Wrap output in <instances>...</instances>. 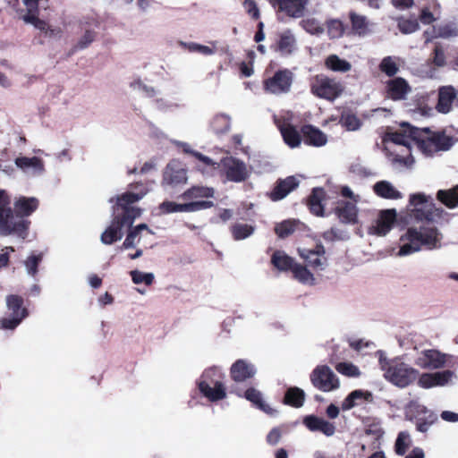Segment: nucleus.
I'll return each mask as SVG.
<instances>
[{
  "mask_svg": "<svg viewBox=\"0 0 458 458\" xmlns=\"http://www.w3.org/2000/svg\"><path fill=\"white\" fill-rule=\"evenodd\" d=\"M300 182L293 175L287 176L284 179H278L272 191L267 193L272 201H279L284 199L290 192L299 186Z\"/></svg>",
  "mask_w": 458,
  "mask_h": 458,
  "instance_id": "6ab92c4d",
  "label": "nucleus"
},
{
  "mask_svg": "<svg viewBox=\"0 0 458 458\" xmlns=\"http://www.w3.org/2000/svg\"><path fill=\"white\" fill-rule=\"evenodd\" d=\"M210 126L213 131L217 135L226 132L229 127L228 115L226 114H216L210 122Z\"/></svg>",
  "mask_w": 458,
  "mask_h": 458,
  "instance_id": "a18cd8bd",
  "label": "nucleus"
},
{
  "mask_svg": "<svg viewBox=\"0 0 458 458\" xmlns=\"http://www.w3.org/2000/svg\"><path fill=\"white\" fill-rule=\"evenodd\" d=\"M281 430L279 428H273L267 436V442L271 445H276L281 439Z\"/></svg>",
  "mask_w": 458,
  "mask_h": 458,
  "instance_id": "774afa93",
  "label": "nucleus"
},
{
  "mask_svg": "<svg viewBox=\"0 0 458 458\" xmlns=\"http://www.w3.org/2000/svg\"><path fill=\"white\" fill-rule=\"evenodd\" d=\"M411 134L418 148L426 155L432 156L439 151L449 150L454 139L444 131H431L429 129L411 128Z\"/></svg>",
  "mask_w": 458,
  "mask_h": 458,
  "instance_id": "f03ea898",
  "label": "nucleus"
},
{
  "mask_svg": "<svg viewBox=\"0 0 458 458\" xmlns=\"http://www.w3.org/2000/svg\"><path fill=\"white\" fill-rule=\"evenodd\" d=\"M28 221L17 219L11 208V199L7 192L0 189V235L15 233L25 238Z\"/></svg>",
  "mask_w": 458,
  "mask_h": 458,
  "instance_id": "423d86ee",
  "label": "nucleus"
},
{
  "mask_svg": "<svg viewBox=\"0 0 458 458\" xmlns=\"http://www.w3.org/2000/svg\"><path fill=\"white\" fill-rule=\"evenodd\" d=\"M255 366L246 360H237L231 365V377L236 382H244L256 374Z\"/></svg>",
  "mask_w": 458,
  "mask_h": 458,
  "instance_id": "412c9836",
  "label": "nucleus"
},
{
  "mask_svg": "<svg viewBox=\"0 0 458 458\" xmlns=\"http://www.w3.org/2000/svg\"><path fill=\"white\" fill-rule=\"evenodd\" d=\"M418 385L425 389L435 387L432 373H422L419 377Z\"/></svg>",
  "mask_w": 458,
  "mask_h": 458,
  "instance_id": "69168bd1",
  "label": "nucleus"
},
{
  "mask_svg": "<svg viewBox=\"0 0 458 458\" xmlns=\"http://www.w3.org/2000/svg\"><path fill=\"white\" fill-rule=\"evenodd\" d=\"M386 140L391 142L396 146L402 148L401 153H395L393 158L394 163L409 166L413 163L411 156V141L414 140L411 134V129L409 134L403 131H394L386 134Z\"/></svg>",
  "mask_w": 458,
  "mask_h": 458,
  "instance_id": "9d476101",
  "label": "nucleus"
},
{
  "mask_svg": "<svg viewBox=\"0 0 458 458\" xmlns=\"http://www.w3.org/2000/svg\"><path fill=\"white\" fill-rule=\"evenodd\" d=\"M379 70L388 77H394L399 72V67L392 56H386L379 64Z\"/></svg>",
  "mask_w": 458,
  "mask_h": 458,
  "instance_id": "09e8293b",
  "label": "nucleus"
},
{
  "mask_svg": "<svg viewBox=\"0 0 458 458\" xmlns=\"http://www.w3.org/2000/svg\"><path fill=\"white\" fill-rule=\"evenodd\" d=\"M240 397H244L246 400L250 402L256 408L260 411L270 413L271 408L263 401L262 394L260 391L254 387H249L245 391H233Z\"/></svg>",
  "mask_w": 458,
  "mask_h": 458,
  "instance_id": "2f4dec72",
  "label": "nucleus"
},
{
  "mask_svg": "<svg viewBox=\"0 0 458 458\" xmlns=\"http://www.w3.org/2000/svg\"><path fill=\"white\" fill-rule=\"evenodd\" d=\"M446 364V355L436 349H428L420 352L415 365L424 369H437Z\"/></svg>",
  "mask_w": 458,
  "mask_h": 458,
  "instance_id": "dca6fc26",
  "label": "nucleus"
},
{
  "mask_svg": "<svg viewBox=\"0 0 458 458\" xmlns=\"http://www.w3.org/2000/svg\"><path fill=\"white\" fill-rule=\"evenodd\" d=\"M340 123L348 131H356L360 125V120L353 114H342Z\"/></svg>",
  "mask_w": 458,
  "mask_h": 458,
  "instance_id": "4d7b16f0",
  "label": "nucleus"
},
{
  "mask_svg": "<svg viewBox=\"0 0 458 458\" xmlns=\"http://www.w3.org/2000/svg\"><path fill=\"white\" fill-rule=\"evenodd\" d=\"M416 429L425 433L437 420V416L423 405L416 406Z\"/></svg>",
  "mask_w": 458,
  "mask_h": 458,
  "instance_id": "c756f323",
  "label": "nucleus"
},
{
  "mask_svg": "<svg viewBox=\"0 0 458 458\" xmlns=\"http://www.w3.org/2000/svg\"><path fill=\"white\" fill-rule=\"evenodd\" d=\"M291 272L293 273V278L301 283H307L314 279L312 273L301 264L295 263Z\"/></svg>",
  "mask_w": 458,
  "mask_h": 458,
  "instance_id": "8fccbe9b",
  "label": "nucleus"
},
{
  "mask_svg": "<svg viewBox=\"0 0 458 458\" xmlns=\"http://www.w3.org/2000/svg\"><path fill=\"white\" fill-rule=\"evenodd\" d=\"M213 202L210 200L191 201L184 204H178L174 201H164L159 205V209L162 213H178V212H196L201 209H206L213 207Z\"/></svg>",
  "mask_w": 458,
  "mask_h": 458,
  "instance_id": "a211bd4d",
  "label": "nucleus"
},
{
  "mask_svg": "<svg viewBox=\"0 0 458 458\" xmlns=\"http://www.w3.org/2000/svg\"><path fill=\"white\" fill-rule=\"evenodd\" d=\"M295 263L294 259L283 250H275L271 256V264L281 272H291Z\"/></svg>",
  "mask_w": 458,
  "mask_h": 458,
  "instance_id": "f704fd0d",
  "label": "nucleus"
},
{
  "mask_svg": "<svg viewBox=\"0 0 458 458\" xmlns=\"http://www.w3.org/2000/svg\"><path fill=\"white\" fill-rule=\"evenodd\" d=\"M197 385L200 394L210 402H217L226 397L225 376L217 367L204 370Z\"/></svg>",
  "mask_w": 458,
  "mask_h": 458,
  "instance_id": "39448f33",
  "label": "nucleus"
},
{
  "mask_svg": "<svg viewBox=\"0 0 458 458\" xmlns=\"http://www.w3.org/2000/svg\"><path fill=\"white\" fill-rule=\"evenodd\" d=\"M419 20L421 23L429 25L435 21L436 18L428 7H423L419 14Z\"/></svg>",
  "mask_w": 458,
  "mask_h": 458,
  "instance_id": "338daca9",
  "label": "nucleus"
},
{
  "mask_svg": "<svg viewBox=\"0 0 458 458\" xmlns=\"http://www.w3.org/2000/svg\"><path fill=\"white\" fill-rule=\"evenodd\" d=\"M432 63L437 66H443L445 64V56L441 46H436L433 50Z\"/></svg>",
  "mask_w": 458,
  "mask_h": 458,
  "instance_id": "e2e57ef3",
  "label": "nucleus"
},
{
  "mask_svg": "<svg viewBox=\"0 0 458 458\" xmlns=\"http://www.w3.org/2000/svg\"><path fill=\"white\" fill-rule=\"evenodd\" d=\"M187 169L178 160L169 162L163 172L162 185L176 188L187 183Z\"/></svg>",
  "mask_w": 458,
  "mask_h": 458,
  "instance_id": "4468645a",
  "label": "nucleus"
},
{
  "mask_svg": "<svg viewBox=\"0 0 458 458\" xmlns=\"http://www.w3.org/2000/svg\"><path fill=\"white\" fill-rule=\"evenodd\" d=\"M284 143L292 148L300 147L302 135L292 123H284L279 127Z\"/></svg>",
  "mask_w": 458,
  "mask_h": 458,
  "instance_id": "473e14b6",
  "label": "nucleus"
},
{
  "mask_svg": "<svg viewBox=\"0 0 458 458\" xmlns=\"http://www.w3.org/2000/svg\"><path fill=\"white\" fill-rule=\"evenodd\" d=\"M411 91L410 84L402 77L390 79L385 83V96L393 101L405 100Z\"/></svg>",
  "mask_w": 458,
  "mask_h": 458,
  "instance_id": "f3484780",
  "label": "nucleus"
},
{
  "mask_svg": "<svg viewBox=\"0 0 458 458\" xmlns=\"http://www.w3.org/2000/svg\"><path fill=\"white\" fill-rule=\"evenodd\" d=\"M243 4L247 13L252 19L257 20L259 18V9L253 0H245Z\"/></svg>",
  "mask_w": 458,
  "mask_h": 458,
  "instance_id": "0e129e2a",
  "label": "nucleus"
},
{
  "mask_svg": "<svg viewBox=\"0 0 458 458\" xmlns=\"http://www.w3.org/2000/svg\"><path fill=\"white\" fill-rule=\"evenodd\" d=\"M303 424L310 431H319L327 437H331L335 432V426L334 423L315 415L306 416L303 420Z\"/></svg>",
  "mask_w": 458,
  "mask_h": 458,
  "instance_id": "a878e982",
  "label": "nucleus"
},
{
  "mask_svg": "<svg viewBox=\"0 0 458 458\" xmlns=\"http://www.w3.org/2000/svg\"><path fill=\"white\" fill-rule=\"evenodd\" d=\"M293 81V73L289 69L276 71L272 77L263 81L265 91L280 95L290 91Z\"/></svg>",
  "mask_w": 458,
  "mask_h": 458,
  "instance_id": "f8f14e48",
  "label": "nucleus"
},
{
  "mask_svg": "<svg viewBox=\"0 0 458 458\" xmlns=\"http://www.w3.org/2000/svg\"><path fill=\"white\" fill-rule=\"evenodd\" d=\"M310 0H269V4L277 12L291 18H301Z\"/></svg>",
  "mask_w": 458,
  "mask_h": 458,
  "instance_id": "2eb2a0df",
  "label": "nucleus"
},
{
  "mask_svg": "<svg viewBox=\"0 0 458 458\" xmlns=\"http://www.w3.org/2000/svg\"><path fill=\"white\" fill-rule=\"evenodd\" d=\"M458 35V28L454 22H447L439 25L437 28L433 27L431 30H427L424 32L426 42L430 41L433 38H447L456 37Z\"/></svg>",
  "mask_w": 458,
  "mask_h": 458,
  "instance_id": "c85d7f7f",
  "label": "nucleus"
},
{
  "mask_svg": "<svg viewBox=\"0 0 458 458\" xmlns=\"http://www.w3.org/2000/svg\"><path fill=\"white\" fill-rule=\"evenodd\" d=\"M185 46L190 52L199 53L203 55H211L214 54L225 52V48L218 41H212L207 46L194 42L188 43Z\"/></svg>",
  "mask_w": 458,
  "mask_h": 458,
  "instance_id": "4c0bfd02",
  "label": "nucleus"
},
{
  "mask_svg": "<svg viewBox=\"0 0 458 458\" xmlns=\"http://www.w3.org/2000/svg\"><path fill=\"white\" fill-rule=\"evenodd\" d=\"M254 232V227L248 224H235L232 227V233L233 239L236 241L243 240L250 235H251Z\"/></svg>",
  "mask_w": 458,
  "mask_h": 458,
  "instance_id": "de8ad7c7",
  "label": "nucleus"
},
{
  "mask_svg": "<svg viewBox=\"0 0 458 458\" xmlns=\"http://www.w3.org/2000/svg\"><path fill=\"white\" fill-rule=\"evenodd\" d=\"M14 210L17 219H23L30 216L38 207V200L35 197L21 196L14 201Z\"/></svg>",
  "mask_w": 458,
  "mask_h": 458,
  "instance_id": "bb28decb",
  "label": "nucleus"
},
{
  "mask_svg": "<svg viewBox=\"0 0 458 458\" xmlns=\"http://www.w3.org/2000/svg\"><path fill=\"white\" fill-rule=\"evenodd\" d=\"M410 442V435L407 432L402 431L398 434L395 440L394 451L396 454L403 456L406 454Z\"/></svg>",
  "mask_w": 458,
  "mask_h": 458,
  "instance_id": "603ef678",
  "label": "nucleus"
},
{
  "mask_svg": "<svg viewBox=\"0 0 458 458\" xmlns=\"http://www.w3.org/2000/svg\"><path fill=\"white\" fill-rule=\"evenodd\" d=\"M396 220L395 209H386L382 210L377 220L375 227L376 233L377 235L386 234L392 228L393 225Z\"/></svg>",
  "mask_w": 458,
  "mask_h": 458,
  "instance_id": "72a5a7b5",
  "label": "nucleus"
},
{
  "mask_svg": "<svg viewBox=\"0 0 458 458\" xmlns=\"http://www.w3.org/2000/svg\"><path fill=\"white\" fill-rule=\"evenodd\" d=\"M325 66L333 72H347L352 69V64L344 60L341 59L336 55H330L325 59Z\"/></svg>",
  "mask_w": 458,
  "mask_h": 458,
  "instance_id": "79ce46f5",
  "label": "nucleus"
},
{
  "mask_svg": "<svg viewBox=\"0 0 458 458\" xmlns=\"http://www.w3.org/2000/svg\"><path fill=\"white\" fill-rule=\"evenodd\" d=\"M312 386L322 392H331L340 387L337 376L327 365H318L310 373Z\"/></svg>",
  "mask_w": 458,
  "mask_h": 458,
  "instance_id": "9b49d317",
  "label": "nucleus"
},
{
  "mask_svg": "<svg viewBox=\"0 0 458 458\" xmlns=\"http://www.w3.org/2000/svg\"><path fill=\"white\" fill-rule=\"evenodd\" d=\"M42 260V255H31L24 262L28 275L35 276L38 273V266Z\"/></svg>",
  "mask_w": 458,
  "mask_h": 458,
  "instance_id": "bf43d9fd",
  "label": "nucleus"
},
{
  "mask_svg": "<svg viewBox=\"0 0 458 458\" xmlns=\"http://www.w3.org/2000/svg\"><path fill=\"white\" fill-rule=\"evenodd\" d=\"M419 21L418 19L411 18V19H403L401 18L398 21V28L400 31L403 34H410L416 31L419 29Z\"/></svg>",
  "mask_w": 458,
  "mask_h": 458,
  "instance_id": "5fc2aeb1",
  "label": "nucleus"
},
{
  "mask_svg": "<svg viewBox=\"0 0 458 458\" xmlns=\"http://www.w3.org/2000/svg\"><path fill=\"white\" fill-rule=\"evenodd\" d=\"M379 364L381 369L384 371V377L393 385L398 387H406L413 383L418 376L419 371L400 359L388 360L386 358H380Z\"/></svg>",
  "mask_w": 458,
  "mask_h": 458,
  "instance_id": "7ed1b4c3",
  "label": "nucleus"
},
{
  "mask_svg": "<svg viewBox=\"0 0 458 458\" xmlns=\"http://www.w3.org/2000/svg\"><path fill=\"white\" fill-rule=\"evenodd\" d=\"M349 19L354 34L364 37L371 31L369 29L370 23L365 15L352 11L349 13Z\"/></svg>",
  "mask_w": 458,
  "mask_h": 458,
  "instance_id": "e433bc0d",
  "label": "nucleus"
},
{
  "mask_svg": "<svg viewBox=\"0 0 458 458\" xmlns=\"http://www.w3.org/2000/svg\"><path fill=\"white\" fill-rule=\"evenodd\" d=\"M310 92L317 98L333 102L338 98L344 90V86L335 78L323 73L317 74L310 79Z\"/></svg>",
  "mask_w": 458,
  "mask_h": 458,
  "instance_id": "6e6552de",
  "label": "nucleus"
},
{
  "mask_svg": "<svg viewBox=\"0 0 458 458\" xmlns=\"http://www.w3.org/2000/svg\"><path fill=\"white\" fill-rule=\"evenodd\" d=\"M252 167L231 156V182H242L251 174Z\"/></svg>",
  "mask_w": 458,
  "mask_h": 458,
  "instance_id": "cd10ccee",
  "label": "nucleus"
},
{
  "mask_svg": "<svg viewBox=\"0 0 458 458\" xmlns=\"http://www.w3.org/2000/svg\"><path fill=\"white\" fill-rule=\"evenodd\" d=\"M305 401V393L302 389L293 386L286 390L284 396V403L294 408H300Z\"/></svg>",
  "mask_w": 458,
  "mask_h": 458,
  "instance_id": "ea45409f",
  "label": "nucleus"
},
{
  "mask_svg": "<svg viewBox=\"0 0 458 458\" xmlns=\"http://www.w3.org/2000/svg\"><path fill=\"white\" fill-rule=\"evenodd\" d=\"M96 38V32L92 30H86L83 35L78 39L74 45L72 51H79L87 48Z\"/></svg>",
  "mask_w": 458,
  "mask_h": 458,
  "instance_id": "864d4df0",
  "label": "nucleus"
},
{
  "mask_svg": "<svg viewBox=\"0 0 458 458\" xmlns=\"http://www.w3.org/2000/svg\"><path fill=\"white\" fill-rule=\"evenodd\" d=\"M194 157L201 162L202 165H197V169L203 174H208L219 167L217 163L214 162L210 157L201 154L200 152L194 153Z\"/></svg>",
  "mask_w": 458,
  "mask_h": 458,
  "instance_id": "49530a36",
  "label": "nucleus"
},
{
  "mask_svg": "<svg viewBox=\"0 0 458 458\" xmlns=\"http://www.w3.org/2000/svg\"><path fill=\"white\" fill-rule=\"evenodd\" d=\"M326 191L323 188H314L308 198L307 205L310 213L317 216H324L325 210L322 201L325 199Z\"/></svg>",
  "mask_w": 458,
  "mask_h": 458,
  "instance_id": "7c9ffc66",
  "label": "nucleus"
},
{
  "mask_svg": "<svg viewBox=\"0 0 458 458\" xmlns=\"http://www.w3.org/2000/svg\"><path fill=\"white\" fill-rule=\"evenodd\" d=\"M296 45V40L293 33L287 30L279 34L278 39L271 45V49L277 52L282 56H287L293 54Z\"/></svg>",
  "mask_w": 458,
  "mask_h": 458,
  "instance_id": "393cba45",
  "label": "nucleus"
},
{
  "mask_svg": "<svg viewBox=\"0 0 458 458\" xmlns=\"http://www.w3.org/2000/svg\"><path fill=\"white\" fill-rule=\"evenodd\" d=\"M411 216L418 222L432 223L436 217H441L443 210L437 208L430 197L418 192L410 196Z\"/></svg>",
  "mask_w": 458,
  "mask_h": 458,
  "instance_id": "0eeeda50",
  "label": "nucleus"
},
{
  "mask_svg": "<svg viewBox=\"0 0 458 458\" xmlns=\"http://www.w3.org/2000/svg\"><path fill=\"white\" fill-rule=\"evenodd\" d=\"M457 98V90L453 86H442L438 89L436 109L438 113L448 114L452 110L453 102Z\"/></svg>",
  "mask_w": 458,
  "mask_h": 458,
  "instance_id": "4be33fe9",
  "label": "nucleus"
},
{
  "mask_svg": "<svg viewBox=\"0 0 458 458\" xmlns=\"http://www.w3.org/2000/svg\"><path fill=\"white\" fill-rule=\"evenodd\" d=\"M214 196V189L204 186H192L185 191L181 198L183 199H194L201 198H211Z\"/></svg>",
  "mask_w": 458,
  "mask_h": 458,
  "instance_id": "37998d69",
  "label": "nucleus"
},
{
  "mask_svg": "<svg viewBox=\"0 0 458 458\" xmlns=\"http://www.w3.org/2000/svg\"><path fill=\"white\" fill-rule=\"evenodd\" d=\"M298 225V220H284L275 226V233L279 238L285 239L296 231Z\"/></svg>",
  "mask_w": 458,
  "mask_h": 458,
  "instance_id": "c03bdc74",
  "label": "nucleus"
},
{
  "mask_svg": "<svg viewBox=\"0 0 458 458\" xmlns=\"http://www.w3.org/2000/svg\"><path fill=\"white\" fill-rule=\"evenodd\" d=\"M148 192L143 183L131 184L130 191L116 197L115 204L113 206V219L110 225L102 233L101 242L110 245L123 237V228L131 227L134 220L140 216L141 210L131 206L141 199Z\"/></svg>",
  "mask_w": 458,
  "mask_h": 458,
  "instance_id": "f257e3e1",
  "label": "nucleus"
},
{
  "mask_svg": "<svg viewBox=\"0 0 458 458\" xmlns=\"http://www.w3.org/2000/svg\"><path fill=\"white\" fill-rule=\"evenodd\" d=\"M435 386H444L454 377V372L449 369L432 373Z\"/></svg>",
  "mask_w": 458,
  "mask_h": 458,
  "instance_id": "13d9d810",
  "label": "nucleus"
},
{
  "mask_svg": "<svg viewBox=\"0 0 458 458\" xmlns=\"http://www.w3.org/2000/svg\"><path fill=\"white\" fill-rule=\"evenodd\" d=\"M302 140L306 145L322 147L327 141V135L318 128L311 124H304L301 127Z\"/></svg>",
  "mask_w": 458,
  "mask_h": 458,
  "instance_id": "b1692460",
  "label": "nucleus"
},
{
  "mask_svg": "<svg viewBox=\"0 0 458 458\" xmlns=\"http://www.w3.org/2000/svg\"><path fill=\"white\" fill-rule=\"evenodd\" d=\"M335 369L349 377H357L360 375L359 368L351 362H339L335 365Z\"/></svg>",
  "mask_w": 458,
  "mask_h": 458,
  "instance_id": "3c124183",
  "label": "nucleus"
},
{
  "mask_svg": "<svg viewBox=\"0 0 458 458\" xmlns=\"http://www.w3.org/2000/svg\"><path fill=\"white\" fill-rule=\"evenodd\" d=\"M437 199L448 208L458 207V185L448 190H439Z\"/></svg>",
  "mask_w": 458,
  "mask_h": 458,
  "instance_id": "a19ab883",
  "label": "nucleus"
},
{
  "mask_svg": "<svg viewBox=\"0 0 458 458\" xmlns=\"http://www.w3.org/2000/svg\"><path fill=\"white\" fill-rule=\"evenodd\" d=\"M14 164L29 176H40L45 173L44 161L38 157H19L14 160Z\"/></svg>",
  "mask_w": 458,
  "mask_h": 458,
  "instance_id": "aec40b11",
  "label": "nucleus"
},
{
  "mask_svg": "<svg viewBox=\"0 0 458 458\" xmlns=\"http://www.w3.org/2000/svg\"><path fill=\"white\" fill-rule=\"evenodd\" d=\"M372 398L373 395L369 391H363L360 389L354 390L344 398V400L342 403L341 408L343 411H349L357 405V400L363 399L367 402H371Z\"/></svg>",
  "mask_w": 458,
  "mask_h": 458,
  "instance_id": "58836bf2",
  "label": "nucleus"
},
{
  "mask_svg": "<svg viewBox=\"0 0 458 458\" xmlns=\"http://www.w3.org/2000/svg\"><path fill=\"white\" fill-rule=\"evenodd\" d=\"M7 316L0 320L4 329L13 330L28 317V310L23 306V299L15 294L6 297Z\"/></svg>",
  "mask_w": 458,
  "mask_h": 458,
  "instance_id": "1a4fd4ad",
  "label": "nucleus"
},
{
  "mask_svg": "<svg viewBox=\"0 0 458 458\" xmlns=\"http://www.w3.org/2000/svg\"><path fill=\"white\" fill-rule=\"evenodd\" d=\"M436 227H420V230L411 227L407 230L404 238L408 242L399 250L400 255H409L425 246L428 250L437 248L439 238Z\"/></svg>",
  "mask_w": 458,
  "mask_h": 458,
  "instance_id": "20e7f679",
  "label": "nucleus"
},
{
  "mask_svg": "<svg viewBox=\"0 0 458 458\" xmlns=\"http://www.w3.org/2000/svg\"><path fill=\"white\" fill-rule=\"evenodd\" d=\"M375 194L382 199H399L403 194L388 181H379L373 186Z\"/></svg>",
  "mask_w": 458,
  "mask_h": 458,
  "instance_id": "c9c22d12",
  "label": "nucleus"
},
{
  "mask_svg": "<svg viewBox=\"0 0 458 458\" xmlns=\"http://www.w3.org/2000/svg\"><path fill=\"white\" fill-rule=\"evenodd\" d=\"M131 276V280L134 284H145L146 285H150L155 278L153 273H144L140 270H132L130 272Z\"/></svg>",
  "mask_w": 458,
  "mask_h": 458,
  "instance_id": "6e6d98bb",
  "label": "nucleus"
},
{
  "mask_svg": "<svg viewBox=\"0 0 458 458\" xmlns=\"http://www.w3.org/2000/svg\"><path fill=\"white\" fill-rule=\"evenodd\" d=\"M140 232H138L134 227L131 228L128 232V234L123 243V249H131L136 246L140 242Z\"/></svg>",
  "mask_w": 458,
  "mask_h": 458,
  "instance_id": "680f3d73",
  "label": "nucleus"
},
{
  "mask_svg": "<svg viewBox=\"0 0 458 458\" xmlns=\"http://www.w3.org/2000/svg\"><path fill=\"white\" fill-rule=\"evenodd\" d=\"M298 254L314 270H324L328 265L326 249L321 242L312 248H298Z\"/></svg>",
  "mask_w": 458,
  "mask_h": 458,
  "instance_id": "ddd939ff",
  "label": "nucleus"
},
{
  "mask_svg": "<svg viewBox=\"0 0 458 458\" xmlns=\"http://www.w3.org/2000/svg\"><path fill=\"white\" fill-rule=\"evenodd\" d=\"M335 213L343 224H356L358 221V208L352 201H338Z\"/></svg>",
  "mask_w": 458,
  "mask_h": 458,
  "instance_id": "5701e85b",
  "label": "nucleus"
},
{
  "mask_svg": "<svg viewBox=\"0 0 458 458\" xmlns=\"http://www.w3.org/2000/svg\"><path fill=\"white\" fill-rule=\"evenodd\" d=\"M131 88L133 90L141 92L147 97H154L157 93L156 89L153 87L146 85L140 80H135L132 82H131Z\"/></svg>",
  "mask_w": 458,
  "mask_h": 458,
  "instance_id": "052dcab7",
  "label": "nucleus"
}]
</instances>
